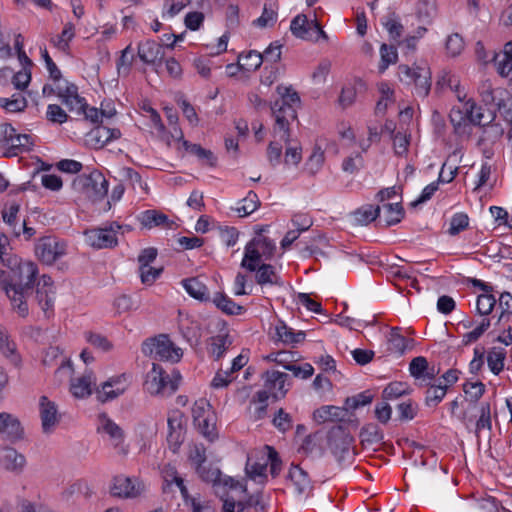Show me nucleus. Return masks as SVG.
<instances>
[{
    "mask_svg": "<svg viewBox=\"0 0 512 512\" xmlns=\"http://www.w3.org/2000/svg\"><path fill=\"white\" fill-rule=\"evenodd\" d=\"M142 352L160 361L177 362L182 357L181 349L175 347L168 336L163 334L144 341L142 344Z\"/></svg>",
    "mask_w": 512,
    "mask_h": 512,
    "instance_id": "nucleus-6",
    "label": "nucleus"
},
{
    "mask_svg": "<svg viewBox=\"0 0 512 512\" xmlns=\"http://www.w3.org/2000/svg\"><path fill=\"white\" fill-rule=\"evenodd\" d=\"M0 434L3 438L16 441L23 435V428L19 419L7 412L0 413Z\"/></svg>",
    "mask_w": 512,
    "mask_h": 512,
    "instance_id": "nucleus-16",
    "label": "nucleus"
},
{
    "mask_svg": "<svg viewBox=\"0 0 512 512\" xmlns=\"http://www.w3.org/2000/svg\"><path fill=\"white\" fill-rule=\"evenodd\" d=\"M444 168H445V164L442 166V169L439 173L438 180L430 183L422 190L421 195L416 200L411 202L410 205L412 207H416L419 204H422V203L430 200L432 198V196L434 195V193L438 190L439 183H450L451 181H453V179L455 178L456 173H457V168H453L450 170L448 178L444 177Z\"/></svg>",
    "mask_w": 512,
    "mask_h": 512,
    "instance_id": "nucleus-18",
    "label": "nucleus"
},
{
    "mask_svg": "<svg viewBox=\"0 0 512 512\" xmlns=\"http://www.w3.org/2000/svg\"><path fill=\"white\" fill-rule=\"evenodd\" d=\"M428 361L423 356L415 357L409 364L410 374L417 380L421 381L425 371L427 370Z\"/></svg>",
    "mask_w": 512,
    "mask_h": 512,
    "instance_id": "nucleus-63",
    "label": "nucleus"
},
{
    "mask_svg": "<svg viewBox=\"0 0 512 512\" xmlns=\"http://www.w3.org/2000/svg\"><path fill=\"white\" fill-rule=\"evenodd\" d=\"M123 226L117 222H112L103 227L86 230L84 233L85 241L88 245L97 248H113L118 244L117 234Z\"/></svg>",
    "mask_w": 512,
    "mask_h": 512,
    "instance_id": "nucleus-7",
    "label": "nucleus"
},
{
    "mask_svg": "<svg viewBox=\"0 0 512 512\" xmlns=\"http://www.w3.org/2000/svg\"><path fill=\"white\" fill-rule=\"evenodd\" d=\"M381 61L378 69L380 73H383L391 64H395L398 59V53L394 46L382 44L380 47Z\"/></svg>",
    "mask_w": 512,
    "mask_h": 512,
    "instance_id": "nucleus-45",
    "label": "nucleus"
},
{
    "mask_svg": "<svg viewBox=\"0 0 512 512\" xmlns=\"http://www.w3.org/2000/svg\"><path fill=\"white\" fill-rule=\"evenodd\" d=\"M0 106L8 112H20L27 106V100L21 94H14L11 98H0Z\"/></svg>",
    "mask_w": 512,
    "mask_h": 512,
    "instance_id": "nucleus-48",
    "label": "nucleus"
},
{
    "mask_svg": "<svg viewBox=\"0 0 512 512\" xmlns=\"http://www.w3.org/2000/svg\"><path fill=\"white\" fill-rule=\"evenodd\" d=\"M37 273V266L32 262L20 264L17 272L0 270V287L22 317L28 314L26 297L33 289Z\"/></svg>",
    "mask_w": 512,
    "mask_h": 512,
    "instance_id": "nucleus-1",
    "label": "nucleus"
},
{
    "mask_svg": "<svg viewBox=\"0 0 512 512\" xmlns=\"http://www.w3.org/2000/svg\"><path fill=\"white\" fill-rule=\"evenodd\" d=\"M288 374L277 371V370H271L266 371L263 378H264V387L268 389V391L271 392V395L274 399H279L285 396V394L288 391V388H286V382L288 379Z\"/></svg>",
    "mask_w": 512,
    "mask_h": 512,
    "instance_id": "nucleus-14",
    "label": "nucleus"
},
{
    "mask_svg": "<svg viewBox=\"0 0 512 512\" xmlns=\"http://www.w3.org/2000/svg\"><path fill=\"white\" fill-rule=\"evenodd\" d=\"M289 478L298 494H304L312 489L311 481L306 471L297 465H292L289 470Z\"/></svg>",
    "mask_w": 512,
    "mask_h": 512,
    "instance_id": "nucleus-25",
    "label": "nucleus"
},
{
    "mask_svg": "<svg viewBox=\"0 0 512 512\" xmlns=\"http://www.w3.org/2000/svg\"><path fill=\"white\" fill-rule=\"evenodd\" d=\"M361 441L367 444L380 443L383 440V433L378 425L374 423L366 424L360 431Z\"/></svg>",
    "mask_w": 512,
    "mask_h": 512,
    "instance_id": "nucleus-46",
    "label": "nucleus"
},
{
    "mask_svg": "<svg viewBox=\"0 0 512 512\" xmlns=\"http://www.w3.org/2000/svg\"><path fill=\"white\" fill-rule=\"evenodd\" d=\"M216 421V414L214 410H212L206 415V418L196 424L199 432L210 442H213L218 438Z\"/></svg>",
    "mask_w": 512,
    "mask_h": 512,
    "instance_id": "nucleus-32",
    "label": "nucleus"
},
{
    "mask_svg": "<svg viewBox=\"0 0 512 512\" xmlns=\"http://www.w3.org/2000/svg\"><path fill=\"white\" fill-rule=\"evenodd\" d=\"M256 272L255 280L257 284L264 285H276L282 286L283 282L280 276L277 274L275 267L270 264L261 262L254 271Z\"/></svg>",
    "mask_w": 512,
    "mask_h": 512,
    "instance_id": "nucleus-23",
    "label": "nucleus"
},
{
    "mask_svg": "<svg viewBox=\"0 0 512 512\" xmlns=\"http://www.w3.org/2000/svg\"><path fill=\"white\" fill-rule=\"evenodd\" d=\"M96 385V378L92 371L85 373L71 382L70 390L77 398H84L92 393V387Z\"/></svg>",
    "mask_w": 512,
    "mask_h": 512,
    "instance_id": "nucleus-22",
    "label": "nucleus"
},
{
    "mask_svg": "<svg viewBox=\"0 0 512 512\" xmlns=\"http://www.w3.org/2000/svg\"><path fill=\"white\" fill-rule=\"evenodd\" d=\"M72 186L74 190L95 202L107 195L109 183L100 171L93 170L89 174L78 175L73 180Z\"/></svg>",
    "mask_w": 512,
    "mask_h": 512,
    "instance_id": "nucleus-3",
    "label": "nucleus"
},
{
    "mask_svg": "<svg viewBox=\"0 0 512 512\" xmlns=\"http://www.w3.org/2000/svg\"><path fill=\"white\" fill-rule=\"evenodd\" d=\"M180 380L179 372H174L173 378H170L160 365L154 363L151 371L147 373L145 389L151 395L169 396L178 389Z\"/></svg>",
    "mask_w": 512,
    "mask_h": 512,
    "instance_id": "nucleus-4",
    "label": "nucleus"
},
{
    "mask_svg": "<svg viewBox=\"0 0 512 512\" xmlns=\"http://www.w3.org/2000/svg\"><path fill=\"white\" fill-rule=\"evenodd\" d=\"M463 391L469 398L473 408L485 392V385L482 382H467L463 385Z\"/></svg>",
    "mask_w": 512,
    "mask_h": 512,
    "instance_id": "nucleus-53",
    "label": "nucleus"
},
{
    "mask_svg": "<svg viewBox=\"0 0 512 512\" xmlns=\"http://www.w3.org/2000/svg\"><path fill=\"white\" fill-rule=\"evenodd\" d=\"M143 488V484L137 479L124 476H116L113 479L110 492L113 496L119 498H135L141 494Z\"/></svg>",
    "mask_w": 512,
    "mask_h": 512,
    "instance_id": "nucleus-13",
    "label": "nucleus"
},
{
    "mask_svg": "<svg viewBox=\"0 0 512 512\" xmlns=\"http://www.w3.org/2000/svg\"><path fill=\"white\" fill-rule=\"evenodd\" d=\"M182 285L186 292L193 298L200 301H209V291L207 286L198 278H188L182 280Z\"/></svg>",
    "mask_w": 512,
    "mask_h": 512,
    "instance_id": "nucleus-27",
    "label": "nucleus"
},
{
    "mask_svg": "<svg viewBox=\"0 0 512 512\" xmlns=\"http://www.w3.org/2000/svg\"><path fill=\"white\" fill-rule=\"evenodd\" d=\"M101 427L114 441V446L117 447L123 441L122 429L113 422L106 414L100 415Z\"/></svg>",
    "mask_w": 512,
    "mask_h": 512,
    "instance_id": "nucleus-42",
    "label": "nucleus"
},
{
    "mask_svg": "<svg viewBox=\"0 0 512 512\" xmlns=\"http://www.w3.org/2000/svg\"><path fill=\"white\" fill-rule=\"evenodd\" d=\"M399 331V328H392L387 336V350L394 354H403L407 348V340Z\"/></svg>",
    "mask_w": 512,
    "mask_h": 512,
    "instance_id": "nucleus-38",
    "label": "nucleus"
},
{
    "mask_svg": "<svg viewBox=\"0 0 512 512\" xmlns=\"http://www.w3.org/2000/svg\"><path fill=\"white\" fill-rule=\"evenodd\" d=\"M313 23H315V21L309 22L306 15L299 14L291 21L290 30L297 38L312 40L313 32H311V28L313 27Z\"/></svg>",
    "mask_w": 512,
    "mask_h": 512,
    "instance_id": "nucleus-24",
    "label": "nucleus"
},
{
    "mask_svg": "<svg viewBox=\"0 0 512 512\" xmlns=\"http://www.w3.org/2000/svg\"><path fill=\"white\" fill-rule=\"evenodd\" d=\"M469 218L465 213H456L451 221L448 233L452 236L459 234L468 227Z\"/></svg>",
    "mask_w": 512,
    "mask_h": 512,
    "instance_id": "nucleus-61",
    "label": "nucleus"
},
{
    "mask_svg": "<svg viewBox=\"0 0 512 512\" xmlns=\"http://www.w3.org/2000/svg\"><path fill=\"white\" fill-rule=\"evenodd\" d=\"M276 336L280 341L285 344H297L304 341L306 334L304 331L294 332V330L288 327L285 323L281 322L276 326Z\"/></svg>",
    "mask_w": 512,
    "mask_h": 512,
    "instance_id": "nucleus-34",
    "label": "nucleus"
},
{
    "mask_svg": "<svg viewBox=\"0 0 512 512\" xmlns=\"http://www.w3.org/2000/svg\"><path fill=\"white\" fill-rule=\"evenodd\" d=\"M381 209L384 211V221L386 226H392L399 223L405 214L400 203H385Z\"/></svg>",
    "mask_w": 512,
    "mask_h": 512,
    "instance_id": "nucleus-36",
    "label": "nucleus"
},
{
    "mask_svg": "<svg viewBox=\"0 0 512 512\" xmlns=\"http://www.w3.org/2000/svg\"><path fill=\"white\" fill-rule=\"evenodd\" d=\"M134 55L132 53L131 45H128L121 51V56L117 61V71L119 75H127L130 72Z\"/></svg>",
    "mask_w": 512,
    "mask_h": 512,
    "instance_id": "nucleus-56",
    "label": "nucleus"
},
{
    "mask_svg": "<svg viewBox=\"0 0 512 512\" xmlns=\"http://www.w3.org/2000/svg\"><path fill=\"white\" fill-rule=\"evenodd\" d=\"M212 301L218 309L227 315H240L245 311L243 306L238 305L223 293H216Z\"/></svg>",
    "mask_w": 512,
    "mask_h": 512,
    "instance_id": "nucleus-30",
    "label": "nucleus"
},
{
    "mask_svg": "<svg viewBox=\"0 0 512 512\" xmlns=\"http://www.w3.org/2000/svg\"><path fill=\"white\" fill-rule=\"evenodd\" d=\"M39 405L42 429L45 433H50L59 422L57 406L46 396L40 398Z\"/></svg>",
    "mask_w": 512,
    "mask_h": 512,
    "instance_id": "nucleus-17",
    "label": "nucleus"
},
{
    "mask_svg": "<svg viewBox=\"0 0 512 512\" xmlns=\"http://www.w3.org/2000/svg\"><path fill=\"white\" fill-rule=\"evenodd\" d=\"M406 394H409V385L405 382L395 381L385 387L382 396L385 400H394Z\"/></svg>",
    "mask_w": 512,
    "mask_h": 512,
    "instance_id": "nucleus-47",
    "label": "nucleus"
},
{
    "mask_svg": "<svg viewBox=\"0 0 512 512\" xmlns=\"http://www.w3.org/2000/svg\"><path fill=\"white\" fill-rule=\"evenodd\" d=\"M345 411L336 406H323L315 411L316 418L325 421H338L343 418Z\"/></svg>",
    "mask_w": 512,
    "mask_h": 512,
    "instance_id": "nucleus-50",
    "label": "nucleus"
},
{
    "mask_svg": "<svg viewBox=\"0 0 512 512\" xmlns=\"http://www.w3.org/2000/svg\"><path fill=\"white\" fill-rule=\"evenodd\" d=\"M137 54L146 64H154L164 56L163 46L153 40H146L138 45Z\"/></svg>",
    "mask_w": 512,
    "mask_h": 512,
    "instance_id": "nucleus-21",
    "label": "nucleus"
},
{
    "mask_svg": "<svg viewBox=\"0 0 512 512\" xmlns=\"http://www.w3.org/2000/svg\"><path fill=\"white\" fill-rule=\"evenodd\" d=\"M381 207L366 205L354 212V220L360 225H367L380 216Z\"/></svg>",
    "mask_w": 512,
    "mask_h": 512,
    "instance_id": "nucleus-41",
    "label": "nucleus"
},
{
    "mask_svg": "<svg viewBox=\"0 0 512 512\" xmlns=\"http://www.w3.org/2000/svg\"><path fill=\"white\" fill-rule=\"evenodd\" d=\"M123 380H125L124 375L111 378L104 382L101 386V390L97 391L99 400L106 402L123 394L126 390V385L123 383Z\"/></svg>",
    "mask_w": 512,
    "mask_h": 512,
    "instance_id": "nucleus-20",
    "label": "nucleus"
},
{
    "mask_svg": "<svg viewBox=\"0 0 512 512\" xmlns=\"http://www.w3.org/2000/svg\"><path fill=\"white\" fill-rule=\"evenodd\" d=\"M238 59L242 70L247 72L256 71L263 63L262 53L255 50H251L246 54H240Z\"/></svg>",
    "mask_w": 512,
    "mask_h": 512,
    "instance_id": "nucleus-40",
    "label": "nucleus"
},
{
    "mask_svg": "<svg viewBox=\"0 0 512 512\" xmlns=\"http://www.w3.org/2000/svg\"><path fill=\"white\" fill-rule=\"evenodd\" d=\"M427 387L425 392V404L428 407H436L445 397L447 393L446 387L443 386L441 380L438 384L430 383Z\"/></svg>",
    "mask_w": 512,
    "mask_h": 512,
    "instance_id": "nucleus-37",
    "label": "nucleus"
},
{
    "mask_svg": "<svg viewBox=\"0 0 512 512\" xmlns=\"http://www.w3.org/2000/svg\"><path fill=\"white\" fill-rule=\"evenodd\" d=\"M189 459L195 466L197 474L206 482H217L220 478L218 469H207L204 464L206 462V449L203 445H195L190 451Z\"/></svg>",
    "mask_w": 512,
    "mask_h": 512,
    "instance_id": "nucleus-11",
    "label": "nucleus"
},
{
    "mask_svg": "<svg viewBox=\"0 0 512 512\" xmlns=\"http://www.w3.org/2000/svg\"><path fill=\"white\" fill-rule=\"evenodd\" d=\"M57 96L70 112L81 115L86 100L79 95L78 87L74 83L66 82L64 87L58 86Z\"/></svg>",
    "mask_w": 512,
    "mask_h": 512,
    "instance_id": "nucleus-12",
    "label": "nucleus"
},
{
    "mask_svg": "<svg viewBox=\"0 0 512 512\" xmlns=\"http://www.w3.org/2000/svg\"><path fill=\"white\" fill-rule=\"evenodd\" d=\"M141 225L145 228L151 229L157 226L171 227L174 222L169 221L168 217L157 210H146L138 217Z\"/></svg>",
    "mask_w": 512,
    "mask_h": 512,
    "instance_id": "nucleus-26",
    "label": "nucleus"
},
{
    "mask_svg": "<svg viewBox=\"0 0 512 512\" xmlns=\"http://www.w3.org/2000/svg\"><path fill=\"white\" fill-rule=\"evenodd\" d=\"M0 356L14 367L21 364V356L16 343L11 339L6 328L0 325Z\"/></svg>",
    "mask_w": 512,
    "mask_h": 512,
    "instance_id": "nucleus-15",
    "label": "nucleus"
},
{
    "mask_svg": "<svg viewBox=\"0 0 512 512\" xmlns=\"http://www.w3.org/2000/svg\"><path fill=\"white\" fill-rule=\"evenodd\" d=\"M491 326V320L484 317L481 322L471 331L462 336V344L468 346L478 341Z\"/></svg>",
    "mask_w": 512,
    "mask_h": 512,
    "instance_id": "nucleus-43",
    "label": "nucleus"
},
{
    "mask_svg": "<svg viewBox=\"0 0 512 512\" xmlns=\"http://www.w3.org/2000/svg\"><path fill=\"white\" fill-rule=\"evenodd\" d=\"M213 410L212 405L204 398L195 401L192 407L193 422L196 425L202 419L206 418V415Z\"/></svg>",
    "mask_w": 512,
    "mask_h": 512,
    "instance_id": "nucleus-57",
    "label": "nucleus"
},
{
    "mask_svg": "<svg viewBox=\"0 0 512 512\" xmlns=\"http://www.w3.org/2000/svg\"><path fill=\"white\" fill-rule=\"evenodd\" d=\"M54 293H55V291H53L52 288H49V289H40L39 287L37 288L36 299L38 301L39 306L45 313H48L53 308Z\"/></svg>",
    "mask_w": 512,
    "mask_h": 512,
    "instance_id": "nucleus-59",
    "label": "nucleus"
},
{
    "mask_svg": "<svg viewBox=\"0 0 512 512\" xmlns=\"http://www.w3.org/2000/svg\"><path fill=\"white\" fill-rule=\"evenodd\" d=\"M67 244L65 241L53 237L45 236L38 240L35 245V253L39 260L47 265L53 264L59 258L66 254Z\"/></svg>",
    "mask_w": 512,
    "mask_h": 512,
    "instance_id": "nucleus-8",
    "label": "nucleus"
},
{
    "mask_svg": "<svg viewBox=\"0 0 512 512\" xmlns=\"http://www.w3.org/2000/svg\"><path fill=\"white\" fill-rule=\"evenodd\" d=\"M272 114L275 118L273 134L286 144L290 141V121L295 119L296 110L285 103H273Z\"/></svg>",
    "mask_w": 512,
    "mask_h": 512,
    "instance_id": "nucleus-9",
    "label": "nucleus"
},
{
    "mask_svg": "<svg viewBox=\"0 0 512 512\" xmlns=\"http://www.w3.org/2000/svg\"><path fill=\"white\" fill-rule=\"evenodd\" d=\"M268 465V459L263 458L261 462H253L251 457H248L246 463V473L251 479L257 477H265V471Z\"/></svg>",
    "mask_w": 512,
    "mask_h": 512,
    "instance_id": "nucleus-58",
    "label": "nucleus"
},
{
    "mask_svg": "<svg viewBox=\"0 0 512 512\" xmlns=\"http://www.w3.org/2000/svg\"><path fill=\"white\" fill-rule=\"evenodd\" d=\"M353 437L342 426H336L328 432V447L338 461L349 453Z\"/></svg>",
    "mask_w": 512,
    "mask_h": 512,
    "instance_id": "nucleus-10",
    "label": "nucleus"
},
{
    "mask_svg": "<svg viewBox=\"0 0 512 512\" xmlns=\"http://www.w3.org/2000/svg\"><path fill=\"white\" fill-rule=\"evenodd\" d=\"M435 13V5L430 0H419L416 6L417 18L424 24H430Z\"/></svg>",
    "mask_w": 512,
    "mask_h": 512,
    "instance_id": "nucleus-49",
    "label": "nucleus"
},
{
    "mask_svg": "<svg viewBox=\"0 0 512 512\" xmlns=\"http://www.w3.org/2000/svg\"><path fill=\"white\" fill-rule=\"evenodd\" d=\"M277 20V13L272 3H265L263 7L262 15L254 21V24L258 27L264 28L273 26Z\"/></svg>",
    "mask_w": 512,
    "mask_h": 512,
    "instance_id": "nucleus-55",
    "label": "nucleus"
},
{
    "mask_svg": "<svg viewBox=\"0 0 512 512\" xmlns=\"http://www.w3.org/2000/svg\"><path fill=\"white\" fill-rule=\"evenodd\" d=\"M260 204L258 195L251 190L245 198L238 202V206L234 210L240 217H246L256 211Z\"/></svg>",
    "mask_w": 512,
    "mask_h": 512,
    "instance_id": "nucleus-35",
    "label": "nucleus"
},
{
    "mask_svg": "<svg viewBox=\"0 0 512 512\" xmlns=\"http://www.w3.org/2000/svg\"><path fill=\"white\" fill-rule=\"evenodd\" d=\"M464 114L466 121L473 125H481L483 113L481 107H477L476 103L469 99L464 103Z\"/></svg>",
    "mask_w": 512,
    "mask_h": 512,
    "instance_id": "nucleus-52",
    "label": "nucleus"
},
{
    "mask_svg": "<svg viewBox=\"0 0 512 512\" xmlns=\"http://www.w3.org/2000/svg\"><path fill=\"white\" fill-rule=\"evenodd\" d=\"M25 457L14 448H0V466L9 471H21L25 465Z\"/></svg>",
    "mask_w": 512,
    "mask_h": 512,
    "instance_id": "nucleus-19",
    "label": "nucleus"
},
{
    "mask_svg": "<svg viewBox=\"0 0 512 512\" xmlns=\"http://www.w3.org/2000/svg\"><path fill=\"white\" fill-rule=\"evenodd\" d=\"M373 395L370 391L361 392L353 397H348L345 401V405L348 409H357L359 407L368 405L372 402Z\"/></svg>",
    "mask_w": 512,
    "mask_h": 512,
    "instance_id": "nucleus-60",
    "label": "nucleus"
},
{
    "mask_svg": "<svg viewBox=\"0 0 512 512\" xmlns=\"http://www.w3.org/2000/svg\"><path fill=\"white\" fill-rule=\"evenodd\" d=\"M275 249V243L271 239L255 237L246 244L240 265L250 272L255 271L261 262L273 257Z\"/></svg>",
    "mask_w": 512,
    "mask_h": 512,
    "instance_id": "nucleus-2",
    "label": "nucleus"
},
{
    "mask_svg": "<svg viewBox=\"0 0 512 512\" xmlns=\"http://www.w3.org/2000/svg\"><path fill=\"white\" fill-rule=\"evenodd\" d=\"M183 147L187 152L195 155L203 165L210 167L216 165L217 158L211 150L205 149L199 144L190 143L187 140H183Z\"/></svg>",
    "mask_w": 512,
    "mask_h": 512,
    "instance_id": "nucleus-29",
    "label": "nucleus"
},
{
    "mask_svg": "<svg viewBox=\"0 0 512 512\" xmlns=\"http://www.w3.org/2000/svg\"><path fill=\"white\" fill-rule=\"evenodd\" d=\"M365 88L366 84L362 79H355L352 86H347L342 89L339 97L340 104L344 107L352 105L356 99L357 90H364Z\"/></svg>",
    "mask_w": 512,
    "mask_h": 512,
    "instance_id": "nucleus-39",
    "label": "nucleus"
},
{
    "mask_svg": "<svg viewBox=\"0 0 512 512\" xmlns=\"http://www.w3.org/2000/svg\"><path fill=\"white\" fill-rule=\"evenodd\" d=\"M497 300L493 294L490 293H482L478 295L476 301V312L480 316H488L494 309Z\"/></svg>",
    "mask_w": 512,
    "mask_h": 512,
    "instance_id": "nucleus-44",
    "label": "nucleus"
},
{
    "mask_svg": "<svg viewBox=\"0 0 512 512\" xmlns=\"http://www.w3.org/2000/svg\"><path fill=\"white\" fill-rule=\"evenodd\" d=\"M232 345V339L228 332H221L210 338L209 352L215 360H219Z\"/></svg>",
    "mask_w": 512,
    "mask_h": 512,
    "instance_id": "nucleus-28",
    "label": "nucleus"
},
{
    "mask_svg": "<svg viewBox=\"0 0 512 512\" xmlns=\"http://www.w3.org/2000/svg\"><path fill=\"white\" fill-rule=\"evenodd\" d=\"M32 142L30 141V136L27 134H19L11 139V144L9 145L12 150L13 155H17L22 153L23 151H29Z\"/></svg>",
    "mask_w": 512,
    "mask_h": 512,
    "instance_id": "nucleus-62",
    "label": "nucleus"
},
{
    "mask_svg": "<svg viewBox=\"0 0 512 512\" xmlns=\"http://www.w3.org/2000/svg\"><path fill=\"white\" fill-rule=\"evenodd\" d=\"M506 351L501 347H493L488 351L487 364L494 375H499L504 369Z\"/></svg>",
    "mask_w": 512,
    "mask_h": 512,
    "instance_id": "nucleus-33",
    "label": "nucleus"
},
{
    "mask_svg": "<svg viewBox=\"0 0 512 512\" xmlns=\"http://www.w3.org/2000/svg\"><path fill=\"white\" fill-rule=\"evenodd\" d=\"M498 305L501 313L498 317V323L512 315V295L509 292H503L499 295Z\"/></svg>",
    "mask_w": 512,
    "mask_h": 512,
    "instance_id": "nucleus-64",
    "label": "nucleus"
},
{
    "mask_svg": "<svg viewBox=\"0 0 512 512\" xmlns=\"http://www.w3.org/2000/svg\"><path fill=\"white\" fill-rule=\"evenodd\" d=\"M399 78L407 84H414L417 96L425 98L431 89V71L426 64H418L413 67L399 65Z\"/></svg>",
    "mask_w": 512,
    "mask_h": 512,
    "instance_id": "nucleus-5",
    "label": "nucleus"
},
{
    "mask_svg": "<svg viewBox=\"0 0 512 512\" xmlns=\"http://www.w3.org/2000/svg\"><path fill=\"white\" fill-rule=\"evenodd\" d=\"M482 430H492L491 405L489 402H482L479 405V417L475 422L474 434L477 439L480 438Z\"/></svg>",
    "mask_w": 512,
    "mask_h": 512,
    "instance_id": "nucleus-31",
    "label": "nucleus"
},
{
    "mask_svg": "<svg viewBox=\"0 0 512 512\" xmlns=\"http://www.w3.org/2000/svg\"><path fill=\"white\" fill-rule=\"evenodd\" d=\"M364 158L361 153H354L348 157H346L342 162V170L345 173L355 174L359 172L364 167Z\"/></svg>",
    "mask_w": 512,
    "mask_h": 512,
    "instance_id": "nucleus-54",
    "label": "nucleus"
},
{
    "mask_svg": "<svg viewBox=\"0 0 512 512\" xmlns=\"http://www.w3.org/2000/svg\"><path fill=\"white\" fill-rule=\"evenodd\" d=\"M75 36V27L71 22L65 24L60 35L53 40L54 45L61 51H67L69 49V42Z\"/></svg>",
    "mask_w": 512,
    "mask_h": 512,
    "instance_id": "nucleus-51",
    "label": "nucleus"
}]
</instances>
